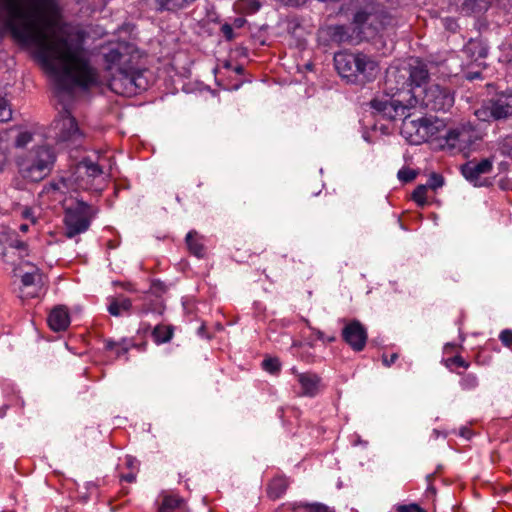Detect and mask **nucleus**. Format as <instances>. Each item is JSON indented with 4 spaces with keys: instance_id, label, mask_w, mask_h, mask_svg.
<instances>
[{
    "instance_id": "obj_16",
    "label": "nucleus",
    "mask_w": 512,
    "mask_h": 512,
    "mask_svg": "<svg viewBox=\"0 0 512 512\" xmlns=\"http://www.w3.org/2000/svg\"><path fill=\"white\" fill-rule=\"evenodd\" d=\"M407 68H391L387 71L385 86L390 94L396 95L411 87Z\"/></svg>"
},
{
    "instance_id": "obj_25",
    "label": "nucleus",
    "mask_w": 512,
    "mask_h": 512,
    "mask_svg": "<svg viewBox=\"0 0 512 512\" xmlns=\"http://www.w3.org/2000/svg\"><path fill=\"white\" fill-rule=\"evenodd\" d=\"M490 6V0H463L461 11L467 15L478 14L486 11Z\"/></svg>"
},
{
    "instance_id": "obj_39",
    "label": "nucleus",
    "mask_w": 512,
    "mask_h": 512,
    "mask_svg": "<svg viewBox=\"0 0 512 512\" xmlns=\"http://www.w3.org/2000/svg\"><path fill=\"white\" fill-rule=\"evenodd\" d=\"M397 512H426L417 504H409V505H398L396 506Z\"/></svg>"
},
{
    "instance_id": "obj_53",
    "label": "nucleus",
    "mask_w": 512,
    "mask_h": 512,
    "mask_svg": "<svg viewBox=\"0 0 512 512\" xmlns=\"http://www.w3.org/2000/svg\"><path fill=\"white\" fill-rule=\"evenodd\" d=\"M234 71L237 73V74H242L244 72V68L242 66H236Z\"/></svg>"
},
{
    "instance_id": "obj_28",
    "label": "nucleus",
    "mask_w": 512,
    "mask_h": 512,
    "mask_svg": "<svg viewBox=\"0 0 512 512\" xmlns=\"http://www.w3.org/2000/svg\"><path fill=\"white\" fill-rule=\"evenodd\" d=\"M183 504V499L175 496H165L159 507V512L176 511Z\"/></svg>"
},
{
    "instance_id": "obj_9",
    "label": "nucleus",
    "mask_w": 512,
    "mask_h": 512,
    "mask_svg": "<svg viewBox=\"0 0 512 512\" xmlns=\"http://www.w3.org/2000/svg\"><path fill=\"white\" fill-rule=\"evenodd\" d=\"M140 78L131 63L111 73L109 86L117 94H132L136 92L137 87H140L137 82Z\"/></svg>"
},
{
    "instance_id": "obj_51",
    "label": "nucleus",
    "mask_w": 512,
    "mask_h": 512,
    "mask_svg": "<svg viewBox=\"0 0 512 512\" xmlns=\"http://www.w3.org/2000/svg\"><path fill=\"white\" fill-rule=\"evenodd\" d=\"M460 435L466 439H470L472 432L468 428H462L460 431Z\"/></svg>"
},
{
    "instance_id": "obj_49",
    "label": "nucleus",
    "mask_w": 512,
    "mask_h": 512,
    "mask_svg": "<svg viewBox=\"0 0 512 512\" xmlns=\"http://www.w3.org/2000/svg\"><path fill=\"white\" fill-rule=\"evenodd\" d=\"M121 480H124L128 483H132L136 480V475L133 472H130L128 474L122 475Z\"/></svg>"
},
{
    "instance_id": "obj_46",
    "label": "nucleus",
    "mask_w": 512,
    "mask_h": 512,
    "mask_svg": "<svg viewBox=\"0 0 512 512\" xmlns=\"http://www.w3.org/2000/svg\"><path fill=\"white\" fill-rule=\"evenodd\" d=\"M344 27L338 26L335 28V32L333 34L334 39L338 41H343Z\"/></svg>"
},
{
    "instance_id": "obj_19",
    "label": "nucleus",
    "mask_w": 512,
    "mask_h": 512,
    "mask_svg": "<svg viewBox=\"0 0 512 512\" xmlns=\"http://www.w3.org/2000/svg\"><path fill=\"white\" fill-rule=\"evenodd\" d=\"M407 71L411 86L414 84L415 86L420 87L429 77L427 65L419 60H415L413 63L409 64Z\"/></svg>"
},
{
    "instance_id": "obj_26",
    "label": "nucleus",
    "mask_w": 512,
    "mask_h": 512,
    "mask_svg": "<svg viewBox=\"0 0 512 512\" xmlns=\"http://www.w3.org/2000/svg\"><path fill=\"white\" fill-rule=\"evenodd\" d=\"M173 327L171 325L158 324L152 331V338L156 344H163L169 342L173 337Z\"/></svg>"
},
{
    "instance_id": "obj_15",
    "label": "nucleus",
    "mask_w": 512,
    "mask_h": 512,
    "mask_svg": "<svg viewBox=\"0 0 512 512\" xmlns=\"http://www.w3.org/2000/svg\"><path fill=\"white\" fill-rule=\"evenodd\" d=\"M44 284L43 274L40 270L31 265V269L21 275L20 298L28 299L39 295Z\"/></svg>"
},
{
    "instance_id": "obj_50",
    "label": "nucleus",
    "mask_w": 512,
    "mask_h": 512,
    "mask_svg": "<svg viewBox=\"0 0 512 512\" xmlns=\"http://www.w3.org/2000/svg\"><path fill=\"white\" fill-rule=\"evenodd\" d=\"M23 217L26 219H30L32 223L36 222L33 212L30 209H26L23 211Z\"/></svg>"
},
{
    "instance_id": "obj_21",
    "label": "nucleus",
    "mask_w": 512,
    "mask_h": 512,
    "mask_svg": "<svg viewBox=\"0 0 512 512\" xmlns=\"http://www.w3.org/2000/svg\"><path fill=\"white\" fill-rule=\"evenodd\" d=\"M132 308V302L129 298L121 295L114 297L110 300L108 305V312L113 316H121L125 313H129Z\"/></svg>"
},
{
    "instance_id": "obj_55",
    "label": "nucleus",
    "mask_w": 512,
    "mask_h": 512,
    "mask_svg": "<svg viewBox=\"0 0 512 512\" xmlns=\"http://www.w3.org/2000/svg\"><path fill=\"white\" fill-rule=\"evenodd\" d=\"M317 337L318 339L324 340V334L321 331H318Z\"/></svg>"
},
{
    "instance_id": "obj_5",
    "label": "nucleus",
    "mask_w": 512,
    "mask_h": 512,
    "mask_svg": "<svg viewBox=\"0 0 512 512\" xmlns=\"http://www.w3.org/2000/svg\"><path fill=\"white\" fill-rule=\"evenodd\" d=\"M475 115L485 122L504 123L512 120V89L496 93L476 110Z\"/></svg>"
},
{
    "instance_id": "obj_22",
    "label": "nucleus",
    "mask_w": 512,
    "mask_h": 512,
    "mask_svg": "<svg viewBox=\"0 0 512 512\" xmlns=\"http://www.w3.org/2000/svg\"><path fill=\"white\" fill-rule=\"evenodd\" d=\"M464 52L473 61L484 59L488 55V48L481 40H470L464 49Z\"/></svg>"
},
{
    "instance_id": "obj_52",
    "label": "nucleus",
    "mask_w": 512,
    "mask_h": 512,
    "mask_svg": "<svg viewBox=\"0 0 512 512\" xmlns=\"http://www.w3.org/2000/svg\"><path fill=\"white\" fill-rule=\"evenodd\" d=\"M466 77L469 80L478 79L481 77V73L480 72H468Z\"/></svg>"
},
{
    "instance_id": "obj_44",
    "label": "nucleus",
    "mask_w": 512,
    "mask_h": 512,
    "mask_svg": "<svg viewBox=\"0 0 512 512\" xmlns=\"http://www.w3.org/2000/svg\"><path fill=\"white\" fill-rule=\"evenodd\" d=\"M165 291L164 284L160 281H153L151 285V292L155 295H159L160 293Z\"/></svg>"
},
{
    "instance_id": "obj_33",
    "label": "nucleus",
    "mask_w": 512,
    "mask_h": 512,
    "mask_svg": "<svg viewBox=\"0 0 512 512\" xmlns=\"http://www.w3.org/2000/svg\"><path fill=\"white\" fill-rule=\"evenodd\" d=\"M444 184V178L440 174L432 173L425 184L428 189L436 191L438 188L442 187Z\"/></svg>"
},
{
    "instance_id": "obj_12",
    "label": "nucleus",
    "mask_w": 512,
    "mask_h": 512,
    "mask_svg": "<svg viewBox=\"0 0 512 512\" xmlns=\"http://www.w3.org/2000/svg\"><path fill=\"white\" fill-rule=\"evenodd\" d=\"M340 321L344 323L341 331L344 342L355 352L363 351L368 339L365 326L357 319H341Z\"/></svg>"
},
{
    "instance_id": "obj_30",
    "label": "nucleus",
    "mask_w": 512,
    "mask_h": 512,
    "mask_svg": "<svg viewBox=\"0 0 512 512\" xmlns=\"http://www.w3.org/2000/svg\"><path fill=\"white\" fill-rule=\"evenodd\" d=\"M427 191L428 188L425 184L418 185L412 193V199L419 205L425 206L427 204Z\"/></svg>"
},
{
    "instance_id": "obj_48",
    "label": "nucleus",
    "mask_w": 512,
    "mask_h": 512,
    "mask_svg": "<svg viewBox=\"0 0 512 512\" xmlns=\"http://www.w3.org/2000/svg\"><path fill=\"white\" fill-rule=\"evenodd\" d=\"M105 349L106 350H110V351H113L116 346H120V342H115V341H112V340H105Z\"/></svg>"
},
{
    "instance_id": "obj_42",
    "label": "nucleus",
    "mask_w": 512,
    "mask_h": 512,
    "mask_svg": "<svg viewBox=\"0 0 512 512\" xmlns=\"http://www.w3.org/2000/svg\"><path fill=\"white\" fill-rule=\"evenodd\" d=\"M221 33L225 37L226 40L231 41L234 39V30L232 26L228 23H225L221 26Z\"/></svg>"
},
{
    "instance_id": "obj_17",
    "label": "nucleus",
    "mask_w": 512,
    "mask_h": 512,
    "mask_svg": "<svg viewBox=\"0 0 512 512\" xmlns=\"http://www.w3.org/2000/svg\"><path fill=\"white\" fill-rule=\"evenodd\" d=\"M297 382L300 385V395L306 397H314L321 390V378L312 372L298 373L295 368L292 369Z\"/></svg>"
},
{
    "instance_id": "obj_29",
    "label": "nucleus",
    "mask_w": 512,
    "mask_h": 512,
    "mask_svg": "<svg viewBox=\"0 0 512 512\" xmlns=\"http://www.w3.org/2000/svg\"><path fill=\"white\" fill-rule=\"evenodd\" d=\"M478 378L472 373L462 375L460 386L465 391H473L478 387Z\"/></svg>"
},
{
    "instance_id": "obj_14",
    "label": "nucleus",
    "mask_w": 512,
    "mask_h": 512,
    "mask_svg": "<svg viewBox=\"0 0 512 512\" xmlns=\"http://www.w3.org/2000/svg\"><path fill=\"white\" fill-rule=\"evenodd\" d=\"M493 169V161L484 158L480 161L470 160L461 166V173L464 178L474 186L482 187L488 185L483 175L489 174Z\"/></svg>"
},
{
    "instance_id": "obj_36",
    "label": "nucleus",
    "mask_w": 512,
    "mask_h": 512,
    "mask_svg": "<svg viewBox=\"0 0 512 512\" xmlns=\"http://www.w3.org/2000/svg\"><path fill=\"white\" fill-rule=\"evenodd\" d=\"M32 138L33 135L30 132H21L15 139V146L18 148H23L32 141Z\"/></svg>"
},
{
    "instance_id": "obj_7",
    "label": "nucleus",
    "mask_w": 512,
    "mask_h": 512,
    "mask_svg": "<svg viewBox=\"0 0 512 512\" xmlns=\"http://www.w3.org/2000/svg\"><path fill=\"white\" fill-rule=\"evenodd\" d=\"M415 97H420L421 106L428 111L446 112L454 103V97L450 90L438 84H431L421 93L414 92Z\"/></svg>"
},
{
    "instance_id": "obj_20",
    "label": "nucleus",
    "mask_w": 512,
    "mask_h": 512,
    "mask_svg": "<svg viewBox=\"0 0 512 512\" xmlns=\"http://www.w3.org/2000/svg\"><path fill=\"white\" fill-rule=\"evenodd\" d=\"M186 245L189 252L196 256L197 258H203L206 254V248L203 241V236H201L197 231L191 230L187 233Z\"/></svg>"
},
{
    "instance_id": "obj_32",
    "label": "nucleus",
    "mask_w": 512,
    "mask_h": 512,
    "mask_svg": "<svg viewBox=\"0 0 512 512\" xmlns=\"http://www.w3.org/2000/svg\"><path fill=\"white\" fill-rule=\"evenodd\" d=\"M262 367L264 370L268 371L271 374H276L280 371V361L278 358H266L262 362Z\"/></svg>"
},
{
    "instance_id": "obj_41",
    "label": "nucleus",
    "mask_w": 512,
    "mask_h": 512,
    "mask_svg": "<svg viewBox=\"0 0 512 512\" xmlns=\"http://www.w3.org/2000/svg\"><path fill=\"white\" fill-rule=\"evenodd\" d=\"M158 307H152L150 304H143L141 308L139 309V313L141 314H147L149 312H158L159 314L162 313L163 307L160 303L157 304Z\"/></svg>"
},
{
    "instance_id": "obj_1",
    "label": "nucleus",
    "mask_w": 512,
    "mask_h": 512,
    "mask_svg": "<svg viewBox=\"0 0 512 512\" xmlns=\"http://www.w3.org/2000/svg\"><path fill=\"white\" fill-rule=\"evenodd\" d=\"M334 64L342 78L356 84L372 81L378 72L376 62L363 53H336Z\"/></svg>"
},
{
    "instance_id": "obj_4",
    "label": "nucleus",
    "mask_w": 512,
    "mask_h": 512,
    "mask_svg": "<svg viewBox=\"0 0 512 512\" xmlns=\"http://www.w3.org/2000/svg\"><path fill=\"white\" fill-rule=\"evenodd\" d=\"M50 133V136L57 144L65 147H78L85 139V133L79 127L75 117L65 106L54 119Z\"/></svg>"
},
{
    "instance_id": "obj_35",
    "label": "nucleus",
    "mask_w": 512,
    "mask_h": 512,
    "mask_svg": "<svg viewBox=\"0 0 512 512\" xmlns=\"http://www.w3.org/2000/svg\"><path fill=\"white\" fill-rule=\"evenodd\" d=\"M445 365L447 368L452 369L453 366L468 368L469 363L466 362L461 356L456 355L451 358L445 360Z\"/></svg>"
},
{
    "instance_id": "obj_24",
    "label": "nucleus",
    "mask_w": 512,
    "mask_h": 512,
    "mask_svg": "<svg viewBox=\"0 0 512 512\" xmlns=\"http://www.w3.org/2000/svg\"><path fill=\"white\" fill-rule=\"evenodd\" d=\"M288 486L289 482L286 477H275L268 484L267 494L273 500L278 499L286 492Z\"/></svg>"
},
{
    "instance_id": "obj_45",
    "label": "nucleus",
    "mask_w": 512,
    "mask_h": 512,
    "mask_svg": "<svg viewBox=\"0 0 512 512\" xmlns=\"http://www.w3.org/2000/svg\"><path fill=\"white\" fill-rule=\"evenodd\" d=\"M129 348L124 343H120V346H116L114 349L115 354L117 357H120L123 354H126L128 352Z\"/></svg>"
},
{
    "instance_id": "obj_37",
    "label": "nucleus",
    "mask_w": 512,
    "mask_h": 512,
    "mask_svg": "<svg viewBox=\"0 0 512 512\" xmlns=\"http://www.w3.org/2000/svg\"><path fill=\"white\" fill-rule=\"evenodd\" d=\"M500 150L503 154L512 157V135L505 137L501 141Z\"/></svg>"
},
{
    "instance_id": "obj_38",
    "label": "nucleus",
    "mask_w": 512,
    "mask_h": 512,
    "mask_svg": "<svg viewBox=\"0 0 512 512\" xmlns=\"http://www.w3.org/2000/svg\"><path fill=\"white\" fill-rule=\"evenodd\" d=\"M304 512H335L330 507L323 504L305 505Z\"/></svg>"
},
{
    "instance_id": "obj_6",
    "label": "nucleus",
    "mask_w": 512,
    "mask_h": 512,
    "mask_svg": "<svg viewBox=\"0 0 512 512\" xmlns=\"http://www.w3.org/2000/svg\"><path fill=\"white\" fill-rule=\"evenodd\" d=\"M95 214V209L83 201H78L74 207L67 208L64 214V235L73 238L87 231Z\"/></svg>"
},
{
    "instance_id": "obj_43",
    "label": "nucleus",
    "mask_w": 512,
    "mask_h": 512,
    "mask_svg": "<svg viewBox=\"0 0 512 512\" xmlns=\"http://www.w3.org/2000/svg\"><path fill=\"white\" fill-rule=\"evenodd\" d=\"M397 359H398L397 353H393L389 356L386 354H383V356H382V362L386 367H390L391 365H393Z\"/></svg>"
},
{
    "instance_id": "obj_3",
    "label": "nucleus",
    "mask_w": 512,
    "mask_h": 512,
    "mask_svg": "<svg viewBox=\"0 0 512 512\" xmlns=\"http://www.w3.org/2000/svg\"><path fill=\"white\" fill-rule=\"evenodd\" d=\"M353 23L361 33L373 37L380 31L393 27L395 18L382 4L370 1L355 12Z\"/></svg>"
},
{
    "instance_id": "obj_40",
    "label": "nucleus",
    "mask_w": 512,
    "mask_h": 512,
    "mask_svg": "<svg viewBox=\"0 0 512 512\" xmlns=\"http://www.w3.org/2000/svg\"><path fill=\"white\" fill-rule=\"evenodd\" d=\"M499 338L504 346L510 347L512 345V330H509V329L503 330L500 333Z\"/></svg>"
},
{
    "instance_id": "obj_11",
    "label": "nucleus",
    "mask_w": 512,
    "mask_h": 512,
    "mask_svg": "<svg viewBox=\"0 0 512 512\" xmlns=\"http://www.w3.org/2000/svg\"><path fill=\"white\" fill-rule=\"evenodd\" d=\"M134 46L122 42L109 46L103 52L105 69L112 72L133 63Z\"/></svg>"
},
{
    "instance_id": "obj_18",
    "label": "nucleus",
    "mask_w": 512,
    "mask_h": 512,
    "mask_svg": "<svg viewBox=\"0 0 512 512\" xmlns=\"http://www.w3.org/2000/svg\"><path fill=\"white\" fill-rule=\"evenodd\" d=\"M47 321L49 327L55 332L66 330L70 324V316L67 308L64 306H57L53 308Z\"/></svg>"
},
{
    "instance_id": "obj_54",
    "label": "nucleus",
    "mask_w": 512,
    "mask_h": 512,
    "mask_svg": "<svg viewBox=\"0 0 512 512\" xmlns=\"http://www.w3.org/2000/svg\"><path fill=\"white\" fill-rule=\"evenodd\" d=\"M20 230L23 231V232H26L28 230V225L27 224H21L20 225Z\"/></svg>"
},
{
    "instance_id": "obj_31",
    "label": "nucleus",
    "mask_w": 512,
    "mask_h": 512,
    "mask_svg": "<svg viewBox=\"0 0 512 512\" xmlns=\"http://www.w3.org/2000/svg\"><path fill=\"white\" fill-rule=\"evenodd\" d=\"M12 118V109L9 101L0 96V122H7Z\"/></svg>"
},
{
    "instance_id": "obj_57",
    "label": "nucleus",
    "mask_w": 512,
    "mask_h": 512,
    "mask_svg": "<svg viewBox=\"0 0 512 512\" xmlns=\"http://www.w3.org/2000/svg\"><path fill=\"white\" fill-rule=\"evenodd\" d=\"M168 512H177V510L176 511H168Z\"/></svg>"
},
{
    "instance_id": "obj_13",
    "label": "nucleus",
    "mask_w": 512,
    "mask_h": 512,
    "mask_svg": "<svg viewBox=\"0 0 512 512\" xmlns=\"http://www.w3.org/2000/svg\"><path fill=\"white\" fill-rule=\"evenodd\" d=\"M474 130L470 126H460L447 131L443 137V148L451 152H464L473 143Z\"/></svg>"
},
{
    "instance_id": "obj_10",
    "label": "nucleus",
    "mask_w": 512,
    "mask_h": 512,
    "mask_svg": "<svg viewBox=\"0 0 512 512\" xmlns=\"http://www.w3.org/2000/svg\"><path fill=\"white\" fill-rule=\"evenodd\" d=\"M26 244L13 231H0V260L14 265L16 259L27 256Z\"/></svg>"
},
{
    "instance_id": "obj_56",
    "label": "nucleus",
    "mask_w": 512,
    "mask_h": 512,
    "mask_svg": "<svg viewBox=\"0 0 512 512\" xmlns=\"http://www.w3.org/2000/svg\"><path fill=\"white\" fill-rule=\"evenodd\" d=\"M335 339H336V338H335V336H330V337H327V339H326V340H327L328 342H334V341H335Z\"/></svg>"
},
{
    "instance_id": "obj_47",
    "label": "nucleus",
    "mask_w": 512,
    "mask_h": 512,
    "mask_svg": "<svg viewBox=\"0 0 512 512\" xmlns=\"http://www.w3.org/2000/svg\"><path fill=\"white\" fill-rule=\"evenodd\" d=\"M247 3L249 5L248 7L251 12H256L260 8V3L256 0H247Z\"/></svg>"
},
{
    "instance_id": "obj_2",
    "label": "nucleus",
    "mask_w": 512,
    "mask_h": 512,
    "mask_svg": "<svg viewBox=\"0 0 512 512\" xmlns=\"http://www.w3.org/2000/svg\"><path fill=\"white\" fill-rule=\"evenodd\" d=\"M55 158L50 147L39 146L18 156L16 163L24 179L38 182L50 174Z\"/></svg>"
},
{
    "instance_id": "obj_23",
    "label": "nucleus",
    "mask_w": 512,
    "mask_h": 512,
    "mask_svg": "<svg viewBox=\"0 0 512 512\" xmlns=\"http://www.w3.org/2000/svg\"><path fill=\"white\" fill-rule=\"evenodd\" d=\"M159 11L178 12L190 7L197 0H154Z\"/></svg>"
},
{
    "instance_id": "obj_27",
    "label": "nucleus",
    "mask_w": 512,
    "mask_h": 512,
    "mask_svg": "<svg viewBox=\"0 0 512 512\" xmlns=\"http://www.w3.org/2000/svg\"><path fill=\"white\" fill-rule=\"evenodd\" d=\"M79 173H84L88 178L95 179L103 174L102 168L89 159H83L77 166Z\"/></svg>"
},
{
    "instance_id": "obj_8",
    "label": "nucleus",
    "mask_w": 512,
    "mask_h": 512,
    "mask_svg": "<svg viewBox=\"0 0 512 512\" xmlns=\"http://www.w3.org/2000/svg\"><path fill=\"white\" fill-rule=\"evenodd\" d=\"M372 113L380 119L394 121L409 116L408 107L403 105L400 100L395 99V95L387 94L375 97L369 103Z\"/></svg>"
},
{
    "instance_id": "obj_34",
    "label": "nucleus",
    "mask_w": 512,
    "mask_h": 512,
    "mask_svg": "<svg viewBox=\"0 0 512 512\" xmlns=\"http://www.w3.org/2000/svg\"><path fill=\"white\" fill-rule=\"evenodd\" d=\"M417 176V172L410 168H402L398 171L397 177L400 181L408 183L413 181Z\"/></svg>"
}]
</instances>
